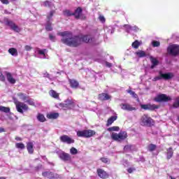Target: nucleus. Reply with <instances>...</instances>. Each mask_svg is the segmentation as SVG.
I'll return each mask as SVG.
<instances>
[{
    "label": "nucleus",
    "mask_w": 179,
    "mask_h": 179,
    "mask_svg": "<svg viewBox=\"0 0 179 179\" xmlns=\"http://www.w3.org/2000/svg\"><path fill=\"white\" fill-rule=\"evenodd\" d=\"M57 36H60L62 38L61 41L63 44L69 45V47H78L82 43H93L94 38H92V36H73L72 32L71 31H63L58 32Z\"/></svg>",
    "instance_id": "1"
},
{
    "label": "nucleus",
    "mask_w": 179,
    "mask_h": 179,
    "mask_svg": "<svg viewBox=\"0 0 179 179\" xmlns=\"http://www.w3.org/2000/svg\"><path fill=\"white\" fill-rule=\"evenodd\" d=\"M140 125H142V127H153L155 120L149 115L144 114L140 119Z\"/></svg>",
    "instance_id": "2"
},
{
    "label": "nucleus",
    "mask_w": 179,
    "mask_h": 179,
    "mask_svg": "<svg viewBox=\"0 0 179 179\" xmlns=\"http://www.w3.org/2000/svg\"><path fill=\"white\" fill-rule=\"evenodd\" d=\"M159 76L153 78L154 82H157V80H162V79H164V80H169L174 78V74L173 73H163V72L160 71H159Z\"/></svg>",
    "instance_id": "3"
},
{
    "label": "nucleus",
    "mask_w": 179,
    "mask_h": 179,
    "mask_svg": "<svg viewBox=\"0 0 179 179\" xmlns=\"http://www.w3.org/2000/svg\"><path fill=\"white\" fill-rule=\"evenodd\" d=\"M13 101L15 104L17 111L23 114L24 111H27L29 110V106H27L24 103L17 101L16 99H13Z\"/></svg>",
    "instance_id": "4"
},
{
    "label": "nucleus",
    "mask_w": 179,
    "mask_h": 179,
    "mask_svg": "<svg viewBox=\"0 0 179 179\" xmlns=\"http://www.w3.org/2000/svg\"><path fill=\"white\" fill-rule=\"evenodd\" d=\"M76 101L73 99H67L65 103H60L59 106L63 108V110H69V108H75Z\"/></svg>",
    "instance_id": "5"
},
{
    "label": "nucleus",
    "mask_w": 179,
    "mask_h": 179,
    "mask_svg": "<svg viewBox=\"0 0 179 179\" xmlns=\"http://www.w3.org/2000/svg\"><path fill=\"white\" fill-rule=\"evenodd\" d=\"M155 101H157V103H162V102H167L170 101L171 100V97L169 96L164 94H160L155 96L154 99Z\"/></svg>",
    "instance_id": "6"
},
{
    "label": "nucleus",
    "mask_w": 179,
    "mask_h": 179,
    "mask_svg": "<svg viewBox=\"0 0 179 179\" xmlns=\"http://www.w3.org/2000/svg\"><path fill=\"white\" fill-rule=\"evenodd\" d=\"M168 53L171 55H177L179 54V45H170L167 49Z\"/></svg>",
    "instance_id": "7"
},
{
    "label": "nucleus",
    "mask_w": 179,
    "mask_h": 179,
    "mask_svg": "<svg viewBox=\"0 0 179 179\" xmlns=\"http://www.w3.org/2000/svg\"><path fill=\"white\" fill-rule=\"evenodd\" d=\"M54 10L50 12L49 15L47 16L48 22L45 24V29L47 31H51L52 30V27H51V19H52V16H54Z\"/></svg>",
    "instance_id": "8"
},
{
    "label": "nucleus",
    "mask_w": 179,
    "mask_h": 179,
    "mask_svg": "<svg viewBox=\"0 0 179 179\" xmlns=\"http://www.w3.org/2000/svg\"><path fill=\"white\" fill-rule=\"evenodd\" d=\"M123 27L127 33H131V31H134V33H136V31H139V28L136 26L131 27L129 24H124Z\"/></svg>",
    "instance_id": "9"
},
{
    "label": "nucleus",
    "mask_w": 179,
    "mask_h": 179,
    "mask_svg": "<svg viewBox=\"0 0 179 179\" xmlns=\"http://www.w3.org/2000/svg\"><path fill=\"white\" fill-rule=\"evenodd\" d=\"M120 108H122V110H124V111H134L136 110V108L132 106V105L127 103H121Z\"/></svg>",
    "instance_id": "10"
},
{
    "label": "nucleus",
    "mask_w": 179,
    "mask_h": 179,
    "mask_svg": "<svg viewBox=\"0 0 179 179\" xmlns=\"http://www.w3.org/2000/svg\"><path fill=\"white\" fill-rule=\"evenodd\" d=\"M6 24L7 26H9L12 30H14V31H17V33L20 31V28H19V27H17L16 24L13 22L11 20H7Z\"/></svg>",
    "instance_id": "11"
},
{
    "label": "nucleus",
    "mask_w": 179,
    "mask_h": 179,
    "mask_svg": "<svg viewBox=\"0 0 179 179\" xmlns=\"http://www.w3.org/2000/svg\"><path fill=\"white\" fill-rule=\"evenodd\" d=\"M47 52V50L43 49V50H41V49H37L35 51V54L36 55H37L38 58H47V57L45 56V53Z\"/></svg>",
    "instance_id": "12"
},
{
    "label": "nucleus",
    "mask_w": 179,
    "mask_h": 179,
    "mask_svg": "<svg viewBox=\"0 0 179 179\" xmlns=\"http://www.w3.org/2000/svg\"><path fill=\"white\" fill-rule=\"evenodd\" d=\"M59 157L64 162H69L71 160V155L64 152L59 153Z\"/></svg>",
    "instance_id": "13"
},
{
    "label": "nucleus",
    "mask_w": 179,
    "mask_h": 179,
    "mask_svg": "<svg viewBox=\"0 0 179 179\" xmlns=\"http://www.w3.org/2000/svg\"><path fill=\"white\" fill-rule=\"evenodd\" d=\"M5 75L6 76V79L9 83L11 85H15L16 83V80L13 78V76H12V73L6 71Z\"/></svg>",
    "instance_id": "14"
},
{
    "label": "nucleus",
    "mask_w": 179,
    "mask_h": 179,
    "mask_svg": "<svg viewBox=\"0 0 179 179\" xmlns=\"http://www.w3.org/2000/svg\"><path fill=\"white\" fill-rule=\"evenodd\" d=\"M60 140L62 142H64V143H75V140L71 138V137L68 136H62L60 137Z\"/></svg>",
    "instance_id": "15"
},
{
    "label": "nucleus",
    "mask_w": 179,
    "mask_h": 179,
    "mask_svg": "<svg viewBox=\"0 0 179 179\" xmlns=\"http://www.w3.org/2000/svg\"><path fill=\"white\" fill-rule=\"evenodd\" d=\"M141 107L143 110H156V108H159V106L155 104H141Z\"/></svg>",
    "instance_id": "16"
},
{
    "label": "nucleus",
    "mask_w": 179,
    "mask_h": 179,
    "mask_svg": "<svg viewBox=\"0 0 179 179\" xmlns=\"http://www.w3.org/2000/svg\"><path fill=\"white\" fill-rule=\"evenodd\" d=\"M111 139L113 141H117V142H121L124 139H127V136L125 135H112Z\"/></svg>",
    "instance_id": "17"
},
{
    "label": "nucleus",
    "mask_w": 179,
    "mask_h": 179,
    "mask_svg": "<svg viewBox=\"0 0 179 179\" xmlns=\"http://www.w3.org/2000/svg\"><path fill=\"white\" fill-rule=\"evenodd\" d=\"M42 176L43 177H45L46 178H49V179H54V178H57V176H55V174L51 171H45L42 173Z\"/></svg>",
    "instance_id": "18"
},
{
    "label": "nucleus",
    "mask_w": 179,
    "mask_h": 179,
    "mask_svg": "<svg viewBox=\"0 0 179 179\" xmlns=\"http://www.w3.org/2000/svg\"><path fill=\"white\" fill-rule=\"evenodd\" d=\"M97 173H98L99 177H100L101 178H103V179L108 178V173H107V172L105 171L104 170L101 169H97Z\"/></svg>",
    "instance_id": "19"
},
{
    "label": "nucleus",
    "mask_w": 179,
    "mask_h": 179,
    "mask_svg": "<svg viewBox=\"0 0 179 179\" xmlns=\"http://www.w3.org/2000/svg\"><path fill=\"white\" fill-rule=\"evenodd\" d=\"M77 135H96V132L92 130H83L78 131Z\"/></svg>",
    "instance_id": "20"
},
{
    "label": "nucleus",
    "mask_w": 179,
    "mask_h": 179,
    "mask_svg": "<svg viewBox=\"0 0 179 179\" xmlns=\"http://www.w3.org/2000/svg\"><path fill=\"white\" fill-rule=\"evenodd\" d=\"M73 15H74L75 17H76V19H83L82 17V9L80 8V7H78L74 13H73Z\"/></svg>",
    "instance_id": "21"
},
{
    "label": "nucleus",
    "mask_w": 179,
    "mask_h": 179,
    "mask_svg": "<svg viewBox=\"0 0 179 179\" xmlns=\"http://www.w3.org/2000/svg\"><path fill=\"white\" fill-rule=\"evenodd\" d=\"M69 82L71 87H72V89H78V87L79 86V83L78 81H76V80L69 79Z\"/></svg>",
    "instance_id": "22"
},
{
    "label": "nucleus",
    "mask_w": 179,
    "mask_h": 179,
    "mask_svg": "<svg viewBox=\"0 0 179 179\" xmlns=\"http://www.w3.org/2000/svg\"><path fill=\"white\" fill-rule=\"evenodd\" d=\"M34 146V144H33V143L31 142L27 143V149L29 155H33L34 152V149L33 148Z\"/></svg>",
    "instance_id": "23"
},
{
    "label": "nucleus",
    "mask_w": 179,
    "mask_h": 179,
    "mask_svg": "<svg viewBox=\"0 0 179 179\" xmlns=\"http://www.w3.org/2000/svg\"><path fill=\"white\" fill-rule=\"evenodd\" d=\"M17 96L20 97V100H22V101L27 102L29 100V96H27L26 94L20 92L17 94Z\"/></svg>",
    "instance_id": "24"
},
{
    "label": "nucleus",
    "mask_w": 179,
    "mask_h": 179,
    "mask_svg": "<svg viewBox=\"0 0 179 179\" xmlns=\"http://www.w3.org/2000/svg\"><path fill=\"white\" fill-rule=\"evenodd\" d=\"M99 100H110V99H111V96H110L108 94L102 93L99 95Z\"/></svg>",
    "instance_id": "25"
},
{
    "label": "nucleus",
    "mask_w": 179,
    "mask_h": 179,
    "mask_svg": "<svg viewBox=\"0 0 179 179\" xmlns=\"http://www.w3.org/2000/svg\"><path fill=\"white\" fill-rule=\"evenodd\" d=\"M114 121H117V115H113L111 116L107 121V127H110V125H111Z\"/></svg>",
    "instance_id": "26"
},
{
    "label": "nucleus",
    "mask_w": 179,
    "mask_h": 179,
    "mask_svg": "<svg viewBox=\"0 0 179 179\" xmlns=\"http://www.w3.org/2000/svg\"><path fill=\"white\" fill-rule=\"evenodd\" d=\"M48 118H50V120H55L59 117V114L57 113H52L47 115Z\"/></svg>",
    "instance_id": "27"
},
{
    "label": "nucleus",
    "mask_w": 179,
    "mask_h": 179,
    "mask_svg": "<svg viewBox=\"0 0 179 179\" xmlns=\"http://www.w3.org/2000/svg\"><path fill=\"white\" fill-rule=\"evenodd\" d=\"M150 60H151V62H152V65H151V69H153L155 68V66H156L157 65H158L159 64V61L157 60L156 58H154L152 57H150Z\"/></svg>",
    "instance_id": "28"
},
{
    "label": "nucleus",
    "mask_w": 179,
    "mask_h": 179,
    "mask_svg": "<svg viewBox=\"0 0 179 179\" xmlns=\"http://www.w3.org/2000/svg\"><path fill=\"white\" fill-rule=\"evenodd\" d=\"M8 52L11 55H13V57H17V50H16V48H10L8 50Z\"/></svg>",
    "instance_id": "29"
},
{
    "label": "nucleus",
    "mask_w": 179,
    "mask_h": 179,
    "mask_svg": "<svg viewBox=\"0 0 179 179\" xmlns=\"http://www.w3.org/2000/svg\"><path fill=\"white\" fill-rule=\"evenodd\" d=\"M108 131L109 132H118V131H120V127L114 126V127H109L108 129Z\"/></svg>",
    "instance_id": "30"
},
{
    "label": "nucleus",
    "mask_w": 179,
    "mask_h": 179,
    "mask_svg": "<svg viewBox=\"0 0 179 179\" xmlns=\"http://www.w3.org/2000/svg\"><path fill=\"white\" fill-rule=\"evenodd\" d=\"M136 54L137 57H138L139 58H143V57H146V52H145V51L143 50H139L136 52Z\"/></svg>",
    "instance_id": "31"
},
{
    "label": "nucleus",
    "mask_w": 179,
    "mask_h": 179,
    "mask_svg": "<svg viewBox=\"0 0 179 179\" xmlns=\"http://www.w3.org/2000/svg\"><path fill=\"white\" fill-rule=\"evenodd\" d=\"M0 111H1V113H10V108L3 106H0Z\"/></svg>",
    "instance_id": "32"
},
{
    "label": "nucleus",
    "mask_w": 179,
    "mask_h": 179,
    "mask_svg": "<svg viewBox=\"0 0 179 179\" xmlns=\"http://www.w3.org/2000/svg\"><path fill=\"white\" fill-rule=\"evenodd\" d=\"M15 148L17 149H20V150H23V149H25L26 146L23 143H17L15 144Z\"/></svg>",
    "instance_id": "33"
},
{
    "label": "nucleus",
    "mask_w": 179,
    "mask_h": 179,
    "mask_svg": "<svg viewBox=\"0 0 179 179\" xmlns=\"http://www.w3.org/2000/svg\"><path fill=\"white\" fill-rule=\"evenodd\" d=\"M156 148H157V146L155 144H150L148 146V150L149 152H154V150H156Z\"/></svg>",
    "instance_id": "34"
},
{
    "label": "nucleus",
    "mask_w": 179,
    "mask_h": 179,
    "mask_svg": "<svg viewBox=\"0 0 179 179\" xmlns=\"http://www.w3.org/2000/svg\"><path fill=\"white\" fill-rule=\"evenodd\" d=\"M50 94L52 97H54V99H58V97H59V94H58V93L55 90H50Z\"/></svg>",
    "instance_id": "35"
},
{
    "label": "nucleus",
    "mask_w": 179,
    "mask_h": 179,
    "mask_svg": "<svg viewBox=\"0 0 179 179\" xmlns=\"http://www.w3.org/2000/svg\"><path fill=\"white\" fill-rule=\"evenodd\" d=\"M173 157V148H169L167 151V159H171Z\"/></svg>",
    "instance_id": "36"
},
{
    "label": "nucleus",
    "mask_w": 179,
    "mask_h": 179,
    "mask_svg": "<svg viewBox=\"0 0 179 179\" xmlns=\"http://www.w3.org/2000/svg\"><path fill=\"white\" fill-rule=\"evenodd\" d=\"M37 119L41 122H44L45 121V117L43 116L42 114H38L37 116Z\"/></svg>",
    "instance_id": "37"
},
{
    "label": "nucleus",
    "mask_w": 179,
    "mask_h": 179,
    "mask_svg": "<svg viewBox=\"0 0 179 179\" xmlns=\"http://www.w3.org/2000/svg\"><path fill=\"white\" fill-rule=\"evenodd\" d=\"M141 45V43L138 41H135L133 43H132V47L133 48H139V46Z\"/></svg>",
    "instance_id": "38"
},
{
    "label": "nucleus",
    "mask_w": 179,
    "mask_h": 179,
    "mask_svg": "<svg viewBox=\"0 0 179 179\" xmlns=\"http://www.w3.org/2000/svg\"><path fill=\"white\" fill-rule=\"evenodd\" d=\"M133 148H134L133 145H127L124 146V152H131V150H132Z\"/></svg>",
    "instance_id": "39"
},
{
    "label": "nucleus",
    "mask_w": 179,
    "mask_h": 179,
    "mask_svg": "<svg viewBox=\"0 0 179 179\" xmlns=\"http://www.w3.org/2000/svg\"><path fill=\"white\" fill-rule=\"evenodd\" d=\"M127 93H129V94H131V96H132V97H134V99H138V94H136L135 93V92H133L131 90H128Z\"/></svg>",
    "instance_id": "40"
},
{
    "label": "nucleus",
    "mask_w": 179,
    "mask_h": 179,
    "mask_svg": "<svg viewBox=\"0 0 179 179\" xmlns=\"http://www.w3.org/2000/svg\"><path fill=\"white\" fill-rule=\"evenodd\" d=\"M173 107L174 108H178V107H179V97L176 99L175 102L173 103Z\"/></svg>",
    "instance_id": "41"
},
{
    "label": "nucleus",
    "mask_w": 179,
    "mask_h": 179,
    "mask_svg": "<svg viewBox=\"0 0 179 179\" xmlns=\"http://www.w3.org/2000/svg\"><path fill=\"white\" fill-rule=\"evenodd\" d=\"M42 6H49L51 7V5H52V3L48 1H43L41 3Z\"/></svg>",
    "instance_id": "42"
},
{
    "label": "nucleus",
    "mask_w": 179,
    "mask_h": 179,
    "mask_svg": "<svg viewBox=\"0 0 179 179\" xmlns=\"http://www.w3.org/2000/svg\"><path fill=\"white\" fill-rule=\"evenodd\" d=\"M73 13H71V10H66L64 11V16H72Z\"/></svg>",
    "instance_id": "43"
},
{
    "label": "nucleus",
    "mask_w": 179,
    "mask_h": 179,
    "mask_svg": "<svg viewBox=\"0 0 179 179\" xmlns=\"http://www.w3.org/2000/svg\"><path fill=\"white\" fill-rule=\"evenodd\" d=\"M70 153L71 155H78V150L73 147L70 150Z\"/></svg>",
    "instance_id": "44"
},
{
    "label": "nucleus",
    "mask_w": 179,
    "mask_h": 179,
    "mask_svg": "<svg viewBox=\"0 0 179 179\" xmlns=\"http://www.w3.org/2000/svg\"><path fill=\"white\" fill-rule=\"evenodd\" d=\"M152 47H159L160 46V42L157 41H153L152 42Z\"/></svg>",
    "instance_id": "45"
},
{
    "label": "nucleus",
    "mask_w": 179,
    "mask_h": 179,
    "mask_svg": "<svg viewBox=\"0 0 179 179\" xmlns=\"http://www.w3.org/2000/svg\"><path fill=\"white\" fill-rule=\"evenodd\" d=\"M101 161L103 163H110V160L108 159V158L102 157L101 158Z\"/></svg>",
    "instance_id": "46"
},
{
    "label": "nucleus",
    "mask_w": 179,
    "mask_h": 179,
    "mask_svg": "<svg viewBox=\"0 0 179 179\" xmlns=\"http://www.w3.org/2000/svg\"><path fill=\"white\" fill-rule=\"evenodd\" d=\"M49 38L51 40V41H55L56 38L55 36H53L52 34H49Z\"/></svg>",
    "instance_id": "47"
},
{
    "label": "nucleus",
    "mask_w": 179,
    "mask_h": 179,
    "mask_svg": "<svg viewBox=\"0 0 179 179\" xmlns=\"http://www.w3.org/2000/svg\"><path fill=\"white\" fill-rule=\"evenodd\" d=\"M0 80H1V82H5L6 80L5 76L2 74V73H0Z\"/></svg>",
    "instance_id": "48"
},
{
    "label": "nucleus",
    "mask_w": 179,
    "mask_h": 179,
    "mask_svg": "<svg viewBox=\"0 0 179 179\" xmlns=\"http://www.w3.org/2000/svg\"><path fill=\"white\" fill-rule=\"evenodd\" d=\"M26 103H28V104H29L30 106H34V101H33V100L31 99H28L27 101H25Z\"/></svg>",
    "instance_id": "49"
},
{
    "label": "nucleus",
    "mask_w": 179,
    "mask_h": 179,
    "mask_svg": "<svg viewBox=\"0 0 179 179\" xmlns=\"http://www.w3.org/2000/svg\"><path fill=\"white\" fill-rule=\"evenodd\" d=\"M99 19L102 23H104V22H106V18H104V16L103 15L99 16Z\"/></svg>",
    "instance_id": "50"
},
{
    "label": "nucleus",
    "mask_w": 179,
    "mask_h": 179,
    "mask_svg": "<svg viewBox=\"0 0 179 179\" xmlns=\"http://www.w3.org/2000/svg\"><path fill=\"white\" fill-rule=\"evenodd\" d=\"M106 66H108V68H111L113 66V64L111 63H109L108 62H106Z\"/></svg>",
    "instance_id": "51"
},
{
    "label": "nucleus",
    "mask_w": 179,
    "mask_h": 179,
    "mask_svg": "<svg viewBox=\"0 0 179 179\" xmlns=\"http://www.w3.org/2000/svg\"><path fill=\"white\" fill-rule=\"evenodd\" d=\"M0 1L3 3H4L5 5H8L9 3V1L8 0H0Z\"/></svg>",
    "instance_id": "52"
},
{
    "label": "nucleus",
    "mask_w": 179,
    "mask_h": 179,
    "mask_svg": "<svg viewBox=\"0 0 179 179\" xmlns=\"http://www.w3.org/2000/svg\"><path fill=\"white\" fill-rule=\"evenodd\" d=\"M135 170V169H134V168H129L128 169H127V171H128V173H129L130 174H131V173H133V171Z\"/></svg>",
    "instance_id": "53"
},
{
    "label": "nucleus",
    "mask_w": 179,
    "mask_h": 179,
    "mask_svg": "<svg viewBox=\"0 0 179 179\" xmlns=\"http://www.w3.org/2000/svg\"><path fill=\"white\" fill-rule=\"evenodd\" d=\"M25 50H26V51H30V50H31V46L26 45L25 46Z\"/></svg>",
    "instance_id": "54"
},
{
    "label": "nucleus",
    "mask_w": 179,
    "mask_h": 179,
    "mask_svg": "<svg viewBox=\"0 0 179 179\" xmlns=\"http://www.w3.org/2000/svg\"><path fill=\"white\" fill-rule=\"evenodd\" d=\"M119 135H127V131L121 130Z\"/></svg>",
    "instance_id": "55"
},
{
    "label": "nucleus",
    "mask_w": 179,
    "mask_h": 179,
    "mask_svg": "<svg viewBox=\"0 0 179 179\" xmlns=\"http://www.w3.org/2000/svg\"><path fill=\"white\" fill-rule=\"evenodd\" d=\"M78 136H82L83 138H90L92 135H78Z\"/></svg>",
    "instance_id": "56"
},
{
    "label": "nucleus",
    "mask_w": 179,
    "mask_h": 179,
    "mask_svg": "<svg viewBox=\"0 0 179 179\" xmlns=\"http://www.w3.org/2000/svg\"><path fill=\"white\" fill-rule=\"evenodd\" d=\"M42 167H43V166H42V165H39V166H38L37 167H36V171H38V170L41 169H42Z\"/></svg>",
    "instance_id": "57"
},
{
    "label": "nucleus",
    "mask_w": 179,
    "mask_h": 179,
    "mask_svg": "<svg viewBox=\"0 0 179 179\" xmlns=\"http://www.w3.org/2000/svg\"><path fill=\"white\" fill-rule=\"evenodd\" d=\"M140 162H142L143 163V162H145V157H140Z\"/></svg>",
    "instance_id": "58"
},
{
    "label": "nucleus",
    "mask_w": 179,
    "mask_h": 179,
    "mask_svg": "<svg viewBox=\"0 0 179 179\" xmlns=\"http://www.w3.org/2000/svg\"><path fill=\"white\" fill-rule=\"evenodd\" d=\"M2 132H5V129L0 127V134Z\"/></svg>",
    "instance_id": "59"
},
{
    "label": "nucleus",
    "mask_w": 179,
    "mask_h": 179,
    "mask_svg": "<svg viewBox=\"0 0 179 179\" xmlns=\"http://www.w3.org/2000/svg\"><path fill=\"white\" fill-rule=\"evenodd\" d=\"M15 140H16V141H22V139H20V138H19V137H16V138H15Z\"/></svg>",
    "instance_id": "60"
},
{
    "label": "nucleus",
    "mask_w": 179,
    "mask_h": 179,
    "mask_svg": "<svg viewBox=\"0 0 179 179\" xmlns=\"http://www.w3.org/2000/svg\"><path fill=\"white\" fill-rule=\"evenodd\" d=\"M0 179H6L5 177H0Z\"/></svg>",
    "instance_id": "61"
},
{
    "label": "nucleus",
    "mask_w": 179,
    "mask_h": 179,
    "mask_svg": "<svg viewBox=\"0 0 179 179\" xmlns=\"http://www.w3.org/2000/svg\"><path fill=\"white\" fill-rule=\"evenodd\" d=\"M171 179H176V178H173V177H171Z\"/></svg>",
    "instance_id": "62"
},
{
    "label": "nucleus",
    "mask_w": 179,
    "mask_h": 179,
    "mask_svg": "<svg viewBox=\"0 0 179 179\" xmlns=\"http://www.w3.org/2000/svg\"><path fill=\"white\" fill-rule=\"evenodd\" d=\"M43 159H47V158H45V157H44Z\"/></svg>",
    "instance_id": "63"
},
{
    "label": "nucleus",
    "mask_w": 179,
    "mask_h": 179,
    "mask_svg": "<svg viewBox=\"0 0 179 179\" xmlns=\"http://www.w3.org/2000/svg\"><path fill=\"white\" fill-rule=\"evenodd\" d=\"M11 1H16V0H11Z\"/></svg>",
    "instance_id": "64"
}]
</instances>
